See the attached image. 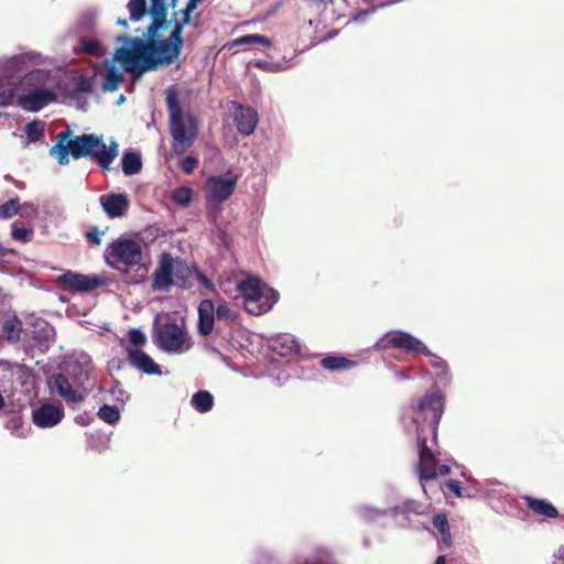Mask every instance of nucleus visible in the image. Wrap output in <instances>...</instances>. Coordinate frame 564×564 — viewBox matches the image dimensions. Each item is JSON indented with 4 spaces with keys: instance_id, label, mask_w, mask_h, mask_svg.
I'll return each instance as SVG.
<instances>
[{
    "instance_id": "obj_44",
    "label": "nucleus",
    "mask_w": 564,
    "mask_h": 564,
    "mask_svg": "<svg viewBox=\"0 0 564 564\" xmlns=\"http://www.w3.org/2000/svg\"><path fill=\"white\" fill-rule=\"evenodd\" d=\"M101 234H104V231L100 232L96 227H94L91 230L86 232V238L89 242L99 246L101 243Z\"/></svg>"
},
{
    "instance_id": "obj_20",
    "label": "nucleus",
    "mask_w": 564,
    "mask_h": 564,
    "mask_svg": "<svg viewBox=\"0 0 564 564\" xmlns=\"http://www.w3.org/2000/svg\"><path fill=\"white\" fill-rule=\"evenodd\" d=\"M100 205L110 218L123 216L129 208V199L124 194H107L99 197Z\"/></svg>"
},
{
    "instance_id": "obj_8",
    "label": "nucleus",
    "mask_w": 564,
    "mask_h": 564,
    "mask_svg": "<svg viewBox=\"0 0 564 564\" xmlns=\"http://www.w3.org/2000/svg\"><path fill=\"white\" fill-rule=\"evenodd\" d=\"M156 345L166 352L182 354L192 347L191 337L176 323H164L155 328Z\"/></svg>"
},
{
    "instance_id": "obj_45",
    "label": "nucleus",
    "mask_w": 564,
    "mask_h": 564,
    "mask_svg": "<svg viewBox=\"0 0 564 564\" xmlns=\"http://www.w3.org/2000/svg\"><path fill=\"white\" fill-rule=\"evenodd\" d=\"M195 272H196V278L198 280V282L206 289L210 290V291H214L215 290V286L213 284V282L207 278L206 274H204L203 272H200L199 270L195 269Z\"/></svg>"
},
{
    "instance_id": "obj_40",
    "label": "nucleus",
    "mask_w": 564,
    "mask_h": 564,
    "mask_svg": "<svg viewBox=\"0 0 564 564\" xmlns=\"http://www.w3.org/2000/svg\"><path fill=\"white\" fill-rule=\"evenodd\" d=\"M198 165V160L192 155H187L182 160L180 166L185 174H192Z\"/></svg>"
},
{
    "instance_id": "obj_37",
    "label": "nucleus",
    "mask_w": 564,
    "mask_h": 564,
    "mask_svg": "<svg viewBox=\"0 0 564 564\" xmlns=\"http://www.w3.org/2000/svg\"><path fill=\"white\" fill-rule=\"evenodd\" d=\"M33 236V230L31 228H23V227H14L11 230V237L21 242H29L31 241V238Z\"/></svg>"
},
{
    "instance_id": "obj_33",
    "label": "nucleus",
    "mask_w": 564,
    "mask_h": 564,
    "mask_svg": "<svg viewBox=\"0 0 564 564\" xmlns=\"http://www.w3.org/2000/svg\"><path fill=\"white\" fill-rule=\"evenodd\" d=\"M193 192L189 187L182 186L172 192L171 198L181 206H187L192 200Z\"/></svg>"
},
{
    "instance_id": "obj_29",
    "label": "nucleus",
    "mask_w": 564,
    "mask_h": 564,
    "mask_svg": "<svg viewBox=\"0 0 564 564\" xmlns=\"http://www.w3.org/2000/svg\"><path fill=\"white\" fill-rule=\"evenodd\" d=\"M239 45H264L270 46L271 41L269 37L261 34H246L231 41L230 46Z\"/></svg>"
},
{
    "instance_id": "obj_18",
    "label": "nucleus",
    "mask_w": 564,
    "mask_h": 564,
    "mask_svg": "<svg viewBox=\"0 0 564 564\" xmlns=\"http://www.w3.org/2000/svg\"><path fill=\"white\" fill-rule=\"evenodd\" d=\"M56 94L46 88H36L28 95L20 98V106L28 111L36 112L48 104L55 101Z\"/></svg>"
},
{
    "instance_id": "obj_27",
    "label": "nucleus",
    "mask_w": 564,
    "mask_h": 564,
    "mask_svg": "<svg viewBox=\"0 0 564 564\" xmlns=\"http://www.w3.org/2000/svg\"><path fill=\"white\" fill-rule=\"evenodd\" d=\"M192 404L200 413L208 412L214 406V397L206 390L198 391L192 397Z\"/></svg>"
},
{
    "instance_id": "obj_47",
    "label": "nucleus",
    "mask_w": 564,
    "mask_h": 564,
    "mask_svg": "<svg viewBox=\"0 0 564 564\" xmlns=\"http://www.w3.org/2000/svg\"><path fill=\"white\" fill-rule=\"evenodd\" d=\"M437 476H446L451 473V467L447 465H436Z\"/></svg>"
},
{
    "instance_id": "obj_14",
    "label": "nucleus",
    "mask_w": 564,
    "mask_h": 564,
    "mask_svg": "<svg viewBox=\"0 0 564 564\" xmlns=\"http://www.w3.org/2000/svg\"><path fill=\"white\" fill-rule=\"evenodd\" d=\"M203 2V0H188L185 8L181 11L182 18L181 20H175L173 28L171 30V45H164L165 50H173L176 52V58L182 52L184 46L183 39V30L184 26L192 22V14L197 9V7Z\"/></svg>"
},
{
    "instance_id": "obj_13",
    "label": "nucleus",
    "mask_w": 564,
    "mask_h": 564,
    "mask_svg": "<svg viewBox=\"0 0 564 564\" xmlns=\"http://www.w3.org/2000/svg\"><path fill=\"white\" fill-rule=\"evenodd\" d=\"M203 2V0H188L185 8L181 11L182 18L181 20H175L173 28L171 30V45H164L165 50H173L176 52V58L182 52L184 46L183 39V30L184 26L192 22V14L197 9V7Z\"/></svg>"
},
{
    "instance_id": "obj_39",
    "label": "nucleus",
    "mask_w": 564,
    "mask_h": 564,
    "mask_svg": "<svg viewBox=\"0 0 564 564\" xmlns=\"http://www.w3.org/2000/svg\"><path fill=\"white\" fill-rule=\"evenodd\" d=\"M83 51L89 55L98 56L100 55L101 47L96 40H85L83 41Z\"/></svg>"
},
{
    "instance_id": "obj_4",
    "label": "nucleus",
    "mask_w": 564,
    "mask_h": 564,
    "mask_svg": "<svg viewBox=\"0 0 564 564\" xmlns=\"http://www.w3.org/2000/svg\"><path fill=\"white\" fill-rule=\"evenodd\" d=\"M412 421L416 425V436L421 429L432 444H437V429L444 412V398L438 392H426L412 408Z\"/></svg>"
},
{
    "instance_id": "obj_55",
    "label": "nucleus",
    "mask_w": 564,
    "mask_h": 564,
    "mask_svg": "<svg viewBox=\"0 0 564 564\" xmlns=\"http://www.w3.org/2000/svg\"><path fill=\"white\" fill-rule=\"evenodd\" d=\"M7 254V251L6 249L2 247V245L0 243V256H6Z\"/></svg>"
},
{
    "instance_id": "obj_24",
    "label": "nucleus",
    "mask_w": 564,
    "mask_h": 564,
    "mask_svg": "<svg viewBox=\"0 0 564 564\" xmlns=\"http://www.w3.org/2000/svg\"><path fill=\"white\" fill-rule=\"evenodd\" d=\"M22 333V322L17 316L6 319L2 324V337L9 343H18Z\"/></svg>"
},
{
    "instance_id": "obj_32",
    "label": "nucleus",
    "mask_w": 564,
    "mask_h": 564,
    "mask_svg": "<svg viewBox=\"0 0 564 564\" xmlns=\"http://www.w3.org/2000/svg\"><path fill=\"white\" fill-rule=\"evenodd\" d=\"M98 416L104 422L113 424L120 419V412L116 405L104 404L98 411Z\"/></svg>"
},
{
    "instance_id": "obj_9",
    "label": "nucleus",
    "mask_w": 564,
    "mask_h": 564,
    "mask_svg": "<svg viewBox=\"0 0 564 564\" xmlns=\"http://www.w3.org/2000/svg\"><path fill=\"white\" fill-rule=\"evenodd\" d=\"M419 462L416 471L421 484L424 481L433 480L437 477L436 465L437 458L432 451L435 444L431 443V438L425 435V429H421L420 434L416 436Z\"/></svg>"
},
{
    "instance_id": "obj_50",
    "label": "nucleus",
    "mask_w": 564,
    "mask_h": 564,
    "mask_svg": "<svg viewBox=\"0 0 564 564\" xmlns=\"http://www.w3.org/2000/svg\"><path fill=\"white\" fill-rule=\"evenodd\" d=\"M110 365H111V367L113 369L120 370L122 368V366H123V361L121 359H119V358L118 359H112L110 361Z\"/></svg>"
},
{
    "instance_id": "obj_36",
    "label": "nucleus",
    "mask_w": 564,
    "mask_h": 564,
    "mask_svg": "<svg viewBox=\"0 0 564 564\" xmlns=\"http://www.w3.org/2000/svg\"><path fill=\"white\" fill-rule=\"evenodd\" d=\"M215 314L219 321L234 322L237 313L234 312L226 303H221L215 308Z\"/></svg>"
},
{
    "instance_id": "obj_10",
    "label": "nucleus",
    "mask_w": 564,
    "mask_h": 564,
    "mask_svg": "<svg viewBox=\"0 0 564 564\" xmlns=\"http://www.w3.org/2000/svg\"><path fill=\"white\" fill-rule=\"evenodd\" d=\"M47 386L51 394L58 395L67 404H80L86 400L85 389L74 388L68 377L63 373H55L48 377Z\"/></svg>"
},
{
    "instance_id": "obj_49",
    "label": "nucleus",
    "mask_w": 564,
    "mask_h": 564,
    "mask_svg": "<svg viewBox=\"0 0 564 564\" xmlns=\"http://www.w3.org/2000/svg\"><path fill=\"white\" fill-rule=\"evenodd\" d=\"M188 25H192L195 29L200 28V25H202L200 13H196L194 17L192 15V22H189Z\"/></svg>"
},
{
    "instance_id": "obj_26",
    "label": "nucleus",
    "mask_w": 564,
    "mask_h": 564,
    "mask_svg": "<svg viewBox=\"0 0 564 564\" xmlns=\"http://www.w3.org/2000/svg\"><path fill=\"white\" fill-rule=\"evenodd\" d=\"M123 73L119 68H117L115 65L109 66L105 74L102 90L116 91L123 82Z\"/></svg>"
},
{
    "instance_id": "obj_25",
    "label": "nucleus",
    "mask_w": 564,
    "mask_h": 564,
    "mask_svg": "<svg viewBox=\"0 0 564 564\" xmlns=\"http://www.w3.org/2000/svg\"><path fill=\"white\" fill-rule=\"evenodd\" d=\"M423 355L430 358V365L435 370V375L438 378V380L442 382H449L451 371L447 361L431 351L430 354Z\"/></svg>"
},
{
    "instance_id": "obj_5",
    "label": "nucleus",
    "mask_w": 564,
    "mask_h": 564,
    "mask_svg": "<svg viewBox=\"0 0 564 564\" xmlns=\"http://www.w3.org/2000/svg\"><path fill=\"white\" fill-rule=\"evenodd\" d=\"M192 276V269L180 257L174 258L163 252L159 258L158 268L152 274L151 288L153 291L167 292L173 285L185 286Z\"/></svg>"
},
{
    "instance_id": "obj_6",
    "label": "nucleus",
    "mask_w": 564,
    "mask_h": 564,
    "mask_svg": "<svg viewBox=\"0 0 564 564\" xmlns=\"http://www.w3.org/2000/svg\"><path fill=\"white\" fill-rule=\"evenodd\" d=\"M237 290L243 297L246 312L254 316L269 312L280 297L279 292L273 289H268L264 292L260 279L256 276L240 281L237 284Z\"/></svg>"
},
{
    "instance_id": "obj_12",
    "label": "nucleus",
    "mask_w": 564,
    "mask_h": 564,
    "mask_svg": "<svg viewBox=\"0 0 564 564\" xmlns=\"http://www.w3.org/2000/svg\"><path fill=\"white\" fill-rule=\"evenodd\" d=\"M238 182V176L235 174H227V176H212L207 180L205 185L206 196L217 203L227 200L235 192Z\"/></svg>"
},
{
    "instance_id": "obj_34",
    "label": "nucleus",
    "mask_w": 564,
    "mask_h": 564,
    "mask_svg": "<svg viewBox=\"0 0 564 564\" xmlns=\"http://www.w3.org/2000/svg\"><path fill=\"white\" fill-rule=\"evenodd\" d=\"M25 133L31 141H39L44 137V129L42 123L37 120H33L25 126Z\"/></svg>"
},
{
    "instance_id": "obj_3",
    "label": "nucleus",
    "mask_w": 564,
    "mask_h": 564,
    "mask_svg": "<svg viewBox=\"0 0 564 564\" xmlns=\"http://www.w3.org/2000/svg\"><path fill=\"white\" fill-rule=\"evenodd\" d=\"M165 101L170 116V132L173 138L172 151L176 155H182L197 139V121L192 115H188L185 120L178 93L175 87H170L166 90Z\"/></svg>"
},
{
    "instance_id": "obj_54",
    "label": "nucleus",
    "mask_w": 564,
    "mask_h": 564,
    "mask_svg": "<svg viewBox=\"0 0 564 564\" xmlns=\"http://www.w3.org/2000/svg\"><path fill=\"white\" fill-rule=\"evenodd\" d=\"M176 2H177V0H170V2L167 3V7L175 8Z\"/></svg>"
},
{
    "instance_id": "obj_42",
    "label": "nucleus",
    "mask_w": 564,
    "mask_h": 564,
    "mask_svg": "<svg viewBox=\"0 0 564 564\" xmlns=\"http://www.w3.org/2000/svg\"><path fill=\"white\" fill-rule=\"evenodd\" d=\"M23 425L22 416L18 413H13L6 423V427L10 430L11 432L19 431Z\"/></svg>"
},
{
    "instance_id": "obj_31",
    "label": "nucleus",
    "mask_w": 564,
    "mask_h": 564,
    "mask_svg": "<svg viewBox=\"0 0 564 564\" xmlns=\"http://www.w3.org/2000/svg\"><path fill=\"white\" fill-rule=\"evenodd\" d=\"M128 10L130 13V19L133 21H139L147 13V1L145 0H129Z\"/></svg>"
},
{
    "instance_id": "obj_1",
    "label": "nucleus",
    "mask_w": 564,
    "mask_h": 564,
    "mask_svg": "<svg viewBox=\"0 0 564 564\" xmlns=\"http://www.w3.org/2000/svg\"><path fill=\"white\" fill-rule=\"evenodd\" d=\"M149 13L151 23L144 32V39L118 36V41L126 43V46L116 50L113 58L120 61L124 70L134 77L145 72L155 70L161 66H169L176 61V52L165 50L164 45H171V34L164 39L163 31L170 25L167 20L166 0H150Z\"/></svg>"
},
{
    "instance_id": "obj_28",
    "label": "nucleus",
    "mask_w": 564,
    "mask_h": 564,
    "mask_svg": "<svg viewBox=\"0 0 564 564\" xmlns=\"http://www.w3.org/2000/svg\"><path fill=\"white\" fill-rule=\"evenodd\" d=\"M142 162L139 154L126 152L122 156V171L126 175H133L141 171Z\"/></svg>"
},
{
    "instance_id": "obj_30",
    "label": "nucleus",
    "mask_w": 564,
    "mask_h": 564,
    "mask_svg": "<svg viewBox=\"0 0 564 564\" xmlns=\"http://www.w3.org/2000/svg\"><path fill=\"white\" fill-rule=\"evenodd\" d=\"M21 208L20 199L18 197L11 198L4 204L0 205V219H9L15 216Z\"/></svg>"
},
{
    "instance_id": "obj_52",
    "label": "nucleus",
    "mask_w": 564,
    "mask_h": 564,
    "mask_svg": "<svg viewBox=\"0 0 564 564\" xmlns=\"http://www.w3.org/2000/svg\"><path fill=\"white\" fill-rule=\"evenodd\" d=\"M435 564H445V556L444 555H440L436 558Z\"/></svg>"
},
{
    "instance_id": "obj_11",
    "label": "nucleus",
    "mask_w": 564,
    "mask_h": 564,
    "mask_svg": "<svg viewBox=\"0 0 564 564\" xmlns=\"http://www.w3.org/2000/svg\"><path fill=\"white\" fill-rule=\"evenodd\" d=\"M227 107L238 132L246 137L251 135L259 122L257 110L250 106H243L236 100L228 101Z\"/></svg>"
},
{
    "instance_id": "obj_53",
    "label": "nucleus",
    "mask_w": 564,
    "mask_h": 564,
    "mask_svg": "<svg viewBox=\"0 0 564 564\" xmlns=\"http://www.w3.org/2000/svg\"><path fill=\"white\" fill-rule=\"evenodd\" d=\"M117 23L122 25L123 28L128 26V21L126 19H118Z\"/></svg>"
},
{
    "instance_id": "obj_41",
    "label": "nucleus",
    "mask_w": 564,
    "mask_h": 564,
    "mask_svg": "<svg viewBox=\"0 0 564 564\" xmlns=\"http://www.w3.org/2000/svg\"><path fill=\"white\" fill-rule=\"evenodd\" d=\"M432 523L435 529L438 530L440 533H443L447 529H449L448 520L446 514L437 513L433 517Z\"/></svg>"
},
{
    "instance_id": "obj_46",
    "label": "nucleus",
    "mask_w": 564,
    "mask_h": 564,
    "mask_svg": "<svg viewBox=\"0 0 564 564\" xmlns=\"http://www.w3.org/2000/svg\"><path fill=\"white\" fill-rule=\"evenodd\" d=\"M553 564H564V546L555 553Z\"/></svg>"
},
{
    "instance_id": "obj_19",
    "label": "nucleus",
    "mask_w": 564,
    "mask_h": 564,
    "mask_svg": "<svg viewBox=\"0 0 564 564\" xmlns=\"http://www.w3.org/2000/svg\"><path fill=\"white\" fill-rule=\"evenodd\" d=\"M127 360L145 375H162L161 366L140 348H127Z\"/></svg>"
},
{
    "instance_id": "obj_17",
    "label": "nucleus",
    "mask_w": 564,
    "mask_h": 564,
    "mask_svg": "<svg viewBox=\"0 0 564 564\" xmlns=\"http://www.w3.org/2000/svg\"><path fill=\"white\" fill-rule=\"evenodd\" d=\"M64 417V408L55 404H43L32 413L33 423L42 429L57 425Z\"/></svg>"
},
{
    "instance_id": "obj_23",
    "label": "nucleus",
    "mask_w": 564,
    "mask_h": 564,
    "mask_svg": "<svg viewBox=\"0 0 564 564\" xmlns=\"http://www.w3.org/2000/svg\"><path fill=\"white\" fill-rule=\"evenodd\" d=\"M321 366L328 371L349 370L357 366V362L344 356H326L321 360Z\"/></svg>"
},
{
    "instance_id": "obj_2",
    "label": "nucleus",
    "mask_w": 564,
    "mask_h": 564,
    "mask_svg": "<svg viewBox=\"0 0 564 564\" xmlns=\"http://www.w3.org/2000/svg\"><path fill=\"white\" fill-rule=\"evenodd\" d=\"M70 137L69 129L59 132L55 144L50 149V154L56 158L59 165H67L72 155L75 160L90 158L102 170H109L110 164L118 156V143L111 141L107 147L102 134L84 133Z\"/></svg>"
},
{
    "instance_id": "obj_21",
    "label": "nucleus",
    "mask_w": 564,
    "mask_h": 564,
    "mask_svg": "<svg viewBox=\"0 0 564 564\" xmlns=\"http://www.w3.org/2000/svg\"><path fill=\"white\" fill-rule=\"evenodd\" d=\"M215 305L212 300H203L198 305L197 329L202 336H208L214 328Z\"/></svg>"
},
{
    "instance_id": "obj_16",
    "label": "nucleus",
    "mask_w": 564,
    "mask_h": 564,
    "mask_svg": "<svg viewBox=\"0 0 564 564\" xmlns=\"http://www.w3.org/2000/svg\"><path fill=\"white\" fill-rule=\"evenodd\" d=\"M386 346L413 354H430L423 341L404 332H391L386 336Z\"/></svg>"
},
{
    "instance_id": "obj_15",
    "label": "nucleus",
    "mask_w": 564,
    "mask_h": 564,
    "mask_svg": "<svg viewBox=\"0 0 564 564\" xmlns=\"http://www.w3.org/2000/svg\"><path fill=\"white\" fill-rule=\"evenodd\" d=\"M58 281L64 285L65 289L74 292H90L105 285L106 283L102 278L97 275H87L72 271L63 273L58 278Z\"/></svg>"
},
{
    "instance_id": "obj_22",
    "label": "nucleus",
    "mask_w": 564,
    "mask_h": 564,
    "mask_svg": "<svg viewBox=\"0 0 564 564\" xmlns=\"http://www.w3.org/2000/svg\"><path fill=\"white\" fill-rule=\"evenodd\" d=\"M525 502L528 508L535 514L543 516L545 518H557V509L549 501L544 499L527 497Z\"/></svg>"
},
{
    "instance_id": "obj_38",
    "label": "nucleus",
    "mask_w": 564,
    "mask_h": 564,
    "mask_svg": "<svg viewBox=\"0 0 564 564\" xmlns=\"http://www.w3.org/2000/svg\"><path fill=\"white\" fill-rule=\"evenodd\" d=\"M128 337H129V341L135 347H141L147 344V336L144 335V333L142 330H140L138 328H131L128 332Z\"/></svg>"
},
{
    "instance_id": "obj_7",
    "label": "nucleus",
    "mask_w": 564,
    "mask_h": 564,
    "mask_svg": "<svg viewBox=\"0 0 564 564\" xmlns=\"http://www.w3.org/2000/svg\"><path fill=\"white\" fill-rule=\"evenodd\" d=\"M107 265L120 270V265L131 268L139 265L143 260L141 242L127 236L115 239L104 251Z\"/></svg>"
},
{
    "instance_id": "obj_35",
    "label": "nucleus",
    "mask_w": 564,
    "mask_h": 564,
    "mask_svg": "<svg viewBox=\"0 0 564 564\" xmlns=\"http://www.w3.org/2000/svg\"><path fill=\"white\" fill-rule=\"evenodd\" d=\"M75 80V87L74 93L75 94H90L93 93V83L91 79L85 75H80L78 77L74 78Z\"/></svg>"
},
{
    "instance_id": "obj_48",
    "label": "nucleus",
    "mask_w": 564,
    "mask_h": 564,
    "mask_svg": "<svg viewBox=\"0 0 564 564\" xmlns=\"http://www.w3.org/2000/svg\"><path fill=\"white\" fill-rule=\"evenodd\" d=\"M440 534L442 536V542L446 546H449L452 544V535H451L449 529H447L446 531H444L443 533H440Z\"/></svg>"
},
{
    "instance_id": "obj_43",
    "label": "nucleus",
    "mask_w": 564,
    "mask_h": 564,
    "mask_svg": "<svg viewBox=\"0 0 564 564\" xmlns=\"http://www.w3.org/2000/svg\"><path fill=\"white\" fill-rule=\"evenodd\" d=\"M445 486L456 497H462L463 496V487H462L460 481L451 479V480L445 482Z\"/></svg>"
},
{
    "instance_id": "obj_51",
    "label": "nucleus",
    "mask_w": 564,
    "mask_h": 564,
    "mask_svg": "<svg viewBox=\"0 0 564 564\" xmlns=\"http://www.w3.org/2000/svg\"><path fill=\"white\" fill-rule=\"evenodd\" d=\"M23 209H26V208H30V212L32 214H36V209L35 207L32 205V204H29V203H25L23 206H22Z\"/></svg>"
}]
</instances>
